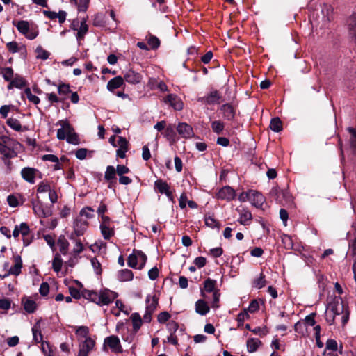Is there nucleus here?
<instances>
[{"label":"nucleus","instance_id":"obj_31","mask_svg":"<svg viewBox=\"0 0 356 356\" xmlns=\"http://www.w3.org/2000/svg\"><path fill=\"white\" fill-rule=\"evenodd\" d=\"M205 225L211 229H219L220 222L215 219L213 216L206 215L204 216Z\"/></svg>","mask_w":356,"mask_h":356},{"label":"nucleus","instance_id":"obj_30","mask_svg":"<svg viewBox=\"0 0 356 356\" xmlns=\"http://www.w3.org/2000/svg\"><path fill=\"white\" fill-rule=\"evenodd\" d=\"M60 252L63 254H66L68 251L69 243L63 236H60L57 242Z\"/></svg>","mask_w":356,"mask_h":356},{"label":"nucleus","instance_id":"obj_64","mask_svg":"<svg viewBox=\"0 0 356 356\" xmlns=\"http://www.w3.org/2000/svg\"><path fill=\"white\" fill-rule=\"evenodd\" d=\"M338 345L335 340L334 339H328L326 342V348L328 350H331L333 351H336L337 350Z\"/></svg>","mask_w":356,"mask_h":356},{"label":"nucleus","instance_id":"obj_34","mask_svg":"<svg viewBox=\"0 0 356 356\" xmlns=\"http://www.w3.org/2000/svg\"><path fill=\"white\" fill-rule=\"evenodd\" d=\"M131 319L133 323V328L135 332H137L141 327L142 318L138 313H134L131 316Z\"/></svg>","mask_w":356,"mask_h":356},{"label":"nucleus","instance_id":"obj_14","mask_svg":"<svg viewBox=\"0 0 356 356\" xmlns=\"http://www.w3.org/2000/svg\"><path fill=\"white\" fill-rule=\"evenodd\" d=\"M249 202L257 208L261 207L265 202V197L264 195L261 193L254 190H249Z\"/></svg>","mask_w":356,"mask_h":356},{"label":"nucleus","instance_id":"obj_8","mask_svg":"<svg viewBox=\"0 0 356 356\" xmlns=\"http://www.w3.org/2000/svg\"><path fill=\"white\" fill-rule=\"evenodd\" d=\"M33 210L40 218H47L51 215V210L40 202H32Z\"/></svg>","mask_w":356,"mask_h":356},{"label":"nucleus","instance_id":"obj_53","mask_svg":"<svg viewBox=\"0 0 356 356\" xmlns=\"http://www.w3.org/2000/svg\"><path fill=\"white\" fill-rule=\"evenodd\" d=\"M127 264L131 268H138V263L135 252L129 256Z\"/></svg>","mask_w":356,"mask_h":356},{"label":"nucleus","instance_id":"obj_56","mask_svg":"<svg viewBox=\"0 0 356 356\" xmlns=\"http://www.w3.org/2000/svg\"><path fill=\"white\" fill-rule=\"evenodd\" d=\"M248 312L246 309H244L243 312H242L238 314L237 321H238L239 325H242L246 319L249 318L250 316Z\"/></svg>","mask_w":356,"mask_h":356},{"label":"nucleus","instance_id":"obj_35","mask_svg":"<svg viewBox=\"0 0 356 356\" xmlns=\"http://www.w3.org/2000/svg\"><path fill=\"white\" fill-rule=\"evenodd\" d=\"M270 128L275 132H280L282 130V124L279 118H274L270 123Z\"/></svg>","mask_w":356,"mask_h":356},{"label":"nucleus","instance_id":"obj_63","mask_svg":"<svg viewBox=\"0 0 356 356\" xmlns=\"http://www.w3.org/2000/svg\"><path fill=\"white\" fill-rule=\"evenodd\" d=\"M7 201L9 204V206L12 207H15L18 206V199L17 197L14 195H9L7 197Z\"/></svg>","mask_w":356,"mask_h":356},{"label":"nucleus","instance_id":"obj_3","mask_svg":"<svg viewBox=\"0 0 356 356\" xmlns=\"http://www.w3.org/2000/svg\"><path fill=\"white\" fill-rule=\"evenodd\" d=\"M19 145L18 143L8 136L0 137V154L2 161L7 166L10 165V159L17 156V149Z\"/></svg>","mask_w":356,"mask_h":356},{"label":"nucleus","instance_id":"obj_7","mask_svg":"<svg viewBox=\"0 0 356 356\" xmlns=\"http://www.w3.org/2000/svg\"><path fill=\"white\" fill-rule=\"evenodd\" d=\"M123 79L124 81L135 85L140 83L143 79V75L133 69H128L123 72Z\"/></svg>","mask_w":356,"mask_h":356},{"label":"nucleus","instance_id":"obj_5","mask_svg":"<svg viewBox=\"0 0 356 356\" xmlns=\"http://www.w3.org/2000/svg\"><path fill=\"white\" fill-rule=\"evenodd\" d=\"M158 298L154 294H149L146 297V307L145 313L143 316V321L147 323H149L152 320V314L156 310L158 305Z\"/></svg>","mask_w":356,"mask_h":356},{"label":"nucleus","instance_id":"obj_49","mask_svg":"<svg viewBox=\"0 0 356 356\" xmlns=\"http://www.w3.org/2000/svg\"><path fill=\"white\" fill-rule=\"evenodd\" d=\"M216 282L210 278L207 279L204 281V289L207 292H212L214 291L216 287Z\"/></svg>","mask_w":356,"mask_h":356},{"label":"nucleus","instance_id":"obj_60","mask_svg":"<svg viewBox=\"0 0 356 356\" xmlns=\"http://www.w3.org/2000/svg\"><path fill=\"white\" fill-rule=\"evenodd\" d=\"M170 318V314L168 312H161L158 315V318H158V321L160 323H164L166 321H168Z\"/></svg>","mask_w":356,"mask_h":356},{"label":"nucleus","instance_id":"obj_9","mask_svg":"<svg viewBox=\"0 0 356 356\" xmlns=\"http://www.w3.org/2000/svg\"><path fill=\"white\" fill-rule=\"evenodd\" d=\"M38 175H40V172L38 170L33 168L26 167L22 169L21 175L22 178L27 182L30 184H34L35 181V177Z\"/></svg>","mask_w":356,"mask_h":356},{"label":"nucleus","instance_id":"obj_10","mask_svg":"<svg viewBox=\"0 0 356 356\" xmlns=\"http://www.w3.org/2000/svg\"><path fill=\"white\" fill-rule=\"evenodd\" d=\"M220 96L217 90L211 91L207 95L198 98V102L207 105H213L220 103Z\"/></svg>","mask_w":356,"mask_h":356},{"label":"nucleus","instance_id":"obj_23","mask_svg":"<svg viewBox=\"0 0 356 356\" xmlns=\"http://www.w3.org/2000/svg\"><path fill=\"white\" fill-rule=\"evenodd\" d=\"M67 136L66 140L68 143L78 145L79 143V136L74 132L73 127L70 124L66 125Z\"/></svg>","mask_w":356,"mask_h":356},{"label":"nucleus","instance_id":"obj_62","mask_svg":"<svg viewBox=\"0 0 356 356\" xmlns=\"http://www.w3.org/2000/svg\"><path fill=\"white\" fill-rule=\"evenodd\" d=\"M259 302L256 300H253L246 310L250 313H254L259 309Z\"/></svg>","mask_w":356,"mask_h":356},{"label":"nucleus","instance_id":"obj_51","mask_svg":"<svg viewBox=\"0 0 356 356\" xmlns=\"http://www.w3.org/2000/svg\"><path fill=\"white\" fill-rule=\"evenodd\" d=\"M37 58L42 60H47L49 56V53L46 50L43 49L41 47H38L36 49Z\"/></svg>","mask_w":356,"mask_h":356},{"label":"nucleus","instance_id":"obj_44","mask_svg":"<svg viewBox=\"0 0 356 356\" xmlns=\"http://www.w3.org/2000/svg\"><path fill=\"white\" fill-rule=\"evenodd\" d=\"M24 94L26 95L29 102L33 103L35 105H38L40 103V98L38 96L33 95L29 88H26L24 90Z\"/></svg>","mask_w":356,"mask_h":356},{"label":"nucleus","instance_id":"obj_29","mask_svg":"<svg viewBox=\"0 0 356 356\" xmlns=\"http://www.w3.org/2000/svg\"><path fill=\"white\" fill-rule=\"evenodd\" d=\"M133 277V273L129 269L121 270L118 273V280L120 282L131 281Z\"/></svg>","mask_w":356,"mask_h":356},{"label":"nucleus","instance_id":"obj_45","mask_svg":"<svg viewBox=\"0 0 356 356\" xmlns=\"http://www.w3.org/2000/svg\"><path fill=\"white\" fill-rule=\"evenodd\" d=\"M211 128L213 132L217 134H221L225 128L224 123L220 120H215L211 122Z\"/></svg>","mask_w":356,"mask_h":356},{"label":"nucleus","instance_id":"obj_55","mask_svg":"<svg viewBox=\"0 0 356 356\" xmlns=\"http://www.w3.org/2000/svg\"><path fill=\"white\" fill-rule=\"evenodd\" d=\"M41 349L44 354L47 356H51V348L49 343L47 341H42L41 343Z\"/></svg>","mask_w":356,"mask_h":356},{"label":"nucleus","instance_id":"obj_50","mask_svg":"<svg viewBox=\"0 0 356 356\" xmlns=\"http://www.w3.org/2000/svg\"><path fill=\"white\" fill-rule=\"evenodd\" d=\"M76 334L79 337H83V338H88L87 336L89 332V329L86 326H79L76 328Z\"/></svg>","mask_w":356,"mask_h":356},{"label":"nucleus","instance_id":"obj_13","mask_svg":"<svg viewBox=\"0 0 356 356\" xmlns=\"http://www.w3.org/2000/svg\"><path fill=\"white\" fill-rule=\"evenodd\" d=\"M216 196L218 199L231 201L235 198L236 192L232 187L226 186L219 190Z\"/></svg>","mask_w":356,"mask_h":356},{"label":"nucleus","instance_id":"obj_33","mask_svg":"<svg viewBox=\"0 0 356 356\" xmlns=\"http://www.w3.org/2000/svg\"><path fill=\"white\" fill-rule=\"evenodd\" d=\"M116 174L115 168L112 165H108L104 173V179L106 181H114L116 179Z\"/></svg>","mask_w":356,"mask_h":356},{"label":"nucleus","instance_id":"obj_26","mask_svg":"<svg viewBox=\"0 0 356 356\" xmlns=\"http://www.w3.org/2000/svg\"><path fill=\"white\" fill-rule=\"evenodd\" d=\"M195 312L200 315L204 316L209 312V307L205 301L198 300L195 302Z\"/></svg>","mask_w":356,"mask_h":356},{"label":"nucleus","instance_id":"obj_38","mask_svg":"<svg viewBox=\"0 0 356 356\" xmlns=\"http://www.w3.org/2000/svg\"><path fill=\"white\" fill-rule=\"evenodd\" d=\"M348 130L351 135L350 140L352 151L356 154V129L349 127Z\"/></svg>","mask_w":356,"mask_h":356},{"label":"nucleus","instance_id":"obj_58","mask_svg":"<svg viewBox=\"0 0 356 356\" xmlns=\"http://www.w3.org/2000/svg\"><path fill=\"white\" fill-rule=\"evenodd\" d=\"M165 135L169 139L174 138V137L175 136V132L174 131V127L172 125L170 124L168 126H166V128L165 129Z\"/></svg>","mask_w":356,"mask_h":356},{"label":"nucleus","instance_id":"obj_4","mask_svg":"<svg viewBox=\"0 0 356 356\" xmlns=\"http://www.w3.org/2000/svg\"><path fill=\"white\" fill-rule=\"evenodd\" d=\"M13 24L17 28L21 34L24 35L29 40H33L38 35V31L36 29L31 28L29 22L26 20H20L18 22L13 21Z\"/></svg>","mask_w":356,"mask_h":356},{"label":"nucleus","instance_id":"obj_54","mask_svg":"<svg viewBox=\"0 0 356 356\" xmlns=\"http://www.w3.org/2000/svg\"><path fill=\"white\" fill-rule=\"evenodd\" d=\"M79 12H86L88 9L89 0H79L75 3Z\"/></svg>","mask_w":356,"mask_h":356},{"label":"nucleus","instance_id":"obj_12","mask_svg":"<svg viewBox=\"0 0 356 356\" xmlns=\"http://www.w3.org/2000/svg\"><path fill=\"white\" fill-rule=\"evenodd\" d=\"M154 186L160 193L165 194L170 201L174 202L172 193L170 191V186L167 182L161 179H158L154 182Z\"/></svg>","mask_w":356,"mask_h":356},{"label":"nucleus","instance_id":"obj_11","mask_svg":"<svg viewBox=\"0 0 356 356\" xmlns=\"http://www.w3.org/2000/svg\"><path fill=\"white\" fill-rule=\"evenodd\" d=\"M177 131L185 139L191 138L194 136L193 127L186 122H179L177 126Z\"/></svg>","mask_w":356,"mask_h":356},{"label":"nucleus","instance_id":"obj_61","mask_svg":"<svg viewBox=\"0 0 356 356\" xmlns=\"http://www.w3.org/2000/svg\"><path fill=\"white\" fill-rule=\"evenodd\" d=\"M70 293L71 297H73L75 299H79L82 296V290L80 291L74 287L69 288Z\"/></svg>","mask_w":356,"mask_h":356},{"label":"nucleus","instance_id":"obj_6","mask_svg":"<svg viewBox=\"0 0 356 356\" xmlns=\"http://www.w3.org/2000/svg\"><path fill=\"white\" fill-rule=\"evenodd\" d=\"M100 230L102 234L103 238L105 240L110 239L113 236H114L115 231L114 227L112 225L111 222V219L109 217L106 216H102V221L100 223Z\"/></svg>","mask_w":356,"mask_h":356},{"label":"nucleus","instance_id":"obj_24","mask_svg":"<svg viewBox=\"0 0 356 356\" xmlns=\"http://www.w3.org/2000/svg\"><path fill=\"white\" fill-rule=\"evenodd\" d=\"M239 215H240V216H239L238 221L241 225H247L250 223L252 216L251 213L248 210H247L245 209H241L239 212Z\"/></svg>","mask_w":356,"mask_h":356},{"label":"nucleus","instance_id":"obj_48","mask_svg":"<svg viewBox=\"0 0 356 356\" xmlns=\"http://www.w3.org/2000/svg\"><path fill=\"white\" fill-rule=\"evenodd\" d=\"M1 74L6 81H11L13 79V70L11 67L2 69Z\"/></svg>","mask_w":356,"mask_h":356},{"label":"nucleus","instance_id":"obj_2","mask_svg":"<svg viewBox=\"0 0 356 356\" xmlns=\"http://www.w3.org/2000/svg\"><path fill=\"white\" fill-rule=\"evenodd\" d=\"M82 296L99 306H104L111 303L118 297V293L108 289H102L99 292L83 289Z\"/></svg>","mask_w":356,"mask_h":356},{"label":"nucleus","instance_id":"obj_46","mask_svg":"<svg viewBox=\"0 0 356 356\" xmlns=\"http://www.w3.org/2000/svg\"><path fill=\"white\" fill-rule=\"evenodd\" d=\"M51 189L49 183L47 181H42L38 185L37 191L39 193L49 192Z\"/></svg>","mask_w":356,"mask_h":356},{"label":"nucleus","instance_id":"obj_20","mask_svg":"<svg viewBox=\"0 0 356 356\" xmlns=\"http://www.w3.org/2000/svg\"><path fill=\"white\" fill-rule=\"evenodd\" d=\"M220 111L223 118L227 120H232L235 116V110L233 106L229 104L221 106Z\"/></svg>","mask_w":356,"mask_h":356},{"label":"nucleus","instance_id":"obj_28","mask_svg":"<svg viewBox=\"0 0 356 356\" xmlns=\"http://www.w3.org/2000/svg\"><path fill=\"white\" fill-rule=\"evenodd\" d=\"M247 349L249 353H254L257 350L259 347L261 345V341L257 338H250L248 339Z\"/></svg>","mask_w":356,"mask_h":356},{"label":"nucleus","instance_id":"obj_1","mask_svg":"<svg viewBox=\"0 0 356 356\" xmlns=\"http://www.w3.org/2000/svg\"><path fill=\"white\" fill-rule=\"evenodd\" d=\"M350 311L340 297H334L328 303L325 311V320L329 325L340 323L344 327L349 320Z\"/></svg>","mask_w":356,"mask_h":356},{"label":"nucleus","instance_id":"obj_43","mask_svg":"<svg viewBox=\"0 0 356 356\" xmlns=\"http://www.w3.org/2000/svg\"><path fill=\"white\" fill-rule=\"evenodd\" d=\"M11 85L14 86L15 88H22L26 86V81L22 76L15 75L11 80Z\"/></svg>","mask_w":356,"mask_h":356},{"label":"nucleus","instance_id":"obj_59","mask_svg":"<svg viewBox=\"0 0 356 356\" xmlns=\"http://www.w3.org/2000/svg\"><path fill=\"white\" fill-rule=\"evenodd\" d=\"M115 170L118 176H122L129 172V169L124 165H118Z\"/></svg>","mask_w":356,"mask_h":356},{"label":"nucleus","instance_id":"obj_52","mask_svg":"<svg viewBox=\"0 0 356 356\" xmlns=\"http://www.w3.org/2000/svg\"><path fill=\"white\" fill-rule=\"evenodd\" d=\"M70 85L61 83L58 86V92L60 95H67L70 92Z\"/></svg>","mask_w":356,"mask_h":356},{"label":"nucleus","instance_id":"obj_25","mask_svg":"<svg viewBox=\"0 0 356 356\" xmlns=\"http://www.w3.org/2000/svg\"><path fill=\"white\" fill-rule=\"evenodd\" d=\"M6 47L12 54L20 52L22 54H24L26 51L24 45H19L16 42H8L6 44Z\"/></svg>","mask_w":356,"mask_h":356},{"label":"nucleus","instance_id":"obj_15","mask_svg":"<svg viewBox=\"0 0 356 356\" xmlns=\"http://www.w3.org/2000/svg\"><path fill=\"white\" fill-rule=\"evenodd\" d=\"M165 103L169 104L175 110L177 111H181L184 107L182 101L175 94L168 95L165 99Z\"/></svg>","mask_w":356,"mask_h":356},{"label":"nucleus","instance_id":"obj_47","mask_svg":"<svg viewBox=\"0 0 356 356\" xmlns=\"http://www.w3.org/2000/svg\"><path fill=\"white\" fill-rule=\"evenodd\" d=\"M294 330L297 333L301 335H305L307 332V326L305 323L302 321L297 322L294 325Z\"/></svg>","mask_w":356,"mask_h":356},{"label":"nucleus","instance_id":"obj_42","mask_svg":"<svg viewBox=\"0 0 356 356\" xmlns=\"http://www.w3.org/2000/svg\"><path fill=\"white\" fill-rule=\"evenodd\" d=\"M138 263V269H142L147 261V256L142 251L135 252Z\"/></svg>","mask_w":356,"mask_h":356},{"label":"nucleus","instance_id":"obj_22","mask_svg":"<svg viewBox=\"0 0 356 356\" xmlns=\"http://www.w3.org/2000/svg\"><path fill=\"white\" fill-rule=\"evenodd\" d=\"M349 35L356 43V14L350 15L347 21Z\"/></svg>","mask_w":356,"mask_h":356},{"label":"nucleus","instance_id":"obj_41","mask_svg":"<svg viewBox=\"0 0 356 356\" xmlns=\"http://www.w3.org/2000/svg\"><path fill=\"white\" fill-rule=\"evenodd\" d=\"M24 308L28 313H33L36 309V303L33 300L27 299L24 302Z\"/></svg>","mask_w":356,"mask_h":356},{"label":"nucleus","instance_id":"obj_40","mask_svg":"<svg viewBox=\"0 0 356 356\" xmlns=\"http://www.w3.org/2000/svg\"><path fill=\"white\" fill-rule=\"evenodd\" d=\"M8 127L15 131H20L22 130V125L19 121L15 118H9L6 122Z\"/></svg>","mask_w":356,"mask_h":356},{"label":"nucleus","instance_id":"obj_36","mask_svg":"<svg viewBox=\"0 0 356 356\" xmlns=\"http://www.w3.org/2000/svg\"><path fill=\"white\" fill-rule=\"evenodd\" d=\"M63 260L59 254H56L52 261V268L54 270L58 273L62 268Z\"/></svg>","mask_w":356,"mask_h":356},{"label":"nucleus","instance_id":"obj_39","mask_svg":"<svg viewBox=\"0 0 356 356\" xmlns=\"http://www.w3.org/2000/svg\"><path fill=\"white\" fill-rule=\"evenodd\" d=\"M266 278L263 273H261L259 276L255 278L253 281V286L257 289H261L266 285Z\"/></svg>","mask_w":356,"mask_h":356},{"label":"nucleus","instance_id":"obj_32","mask_svg":"<svg viewBox=\"0 0 356 356\" xmlns=\"http://www.w3.org/2000/svg\"><path fill=\"white\" fill-rule=\"evenodd\" d=\"M32 333L33 339L36 343H42L43 341L40 327L38 324L33 325L32 327Z\"/></svg>","mask_w":356,"mask_h":356},{"label":"nucleus","instance_id":"obj_19","mask_svg":"<svg viewBox=\"0 0 356 356\" xmlns=\"http://www.w3.org/2000/svg\"><path fill=\"white\" fill-rule=\"evenodd\" d=\"M321 14L324 23L327 24L334 18V8L330 5L324 4L322 6Z\"/></svg>","mask_w":356,"mask_h":356},{"label":"nucleus","instance_id":"obj_16","mask_svg":"<svg viewBox=\"0 0 356 356\" xmlns=\"http://www.w3.org/2000/svg\"><path fill=\"white\" fill-rule=\"evenodd\" d=\"M95 343V341L92 339L86 338L80 346L78 356H87L93 349Z\"/></svg>","mask_w":356,"mask_h":356},{"label":"nucleus","instance_id":"obj_18","mask_svg":"<svg viewBox=\"0 0 356 356\" xmlns=\"http://www.w3.org/2000/svg\"><path fill=\"white\" fill-rule=\"evenodd\" d=\"M14 259V265L8 269V273L7 275H18L21 273V269L22 267V260L21 257L16 254L13 257Z\"/></svg>","mask_w":356,"mask_h":356},{"label":"nucleus","instance_id":"obj_21","mask_svg":"<svg viewBox=\"0 0 356 356\" xmlns=\"http://www.w3.org/2000/svg\"><path fill=\"white\" fill-rule=\"evenodd\" d=\"M124 84V80L121 76H117L111 79L107 83V89L113 92L115 89L122 87Z\"/></svg>","mask_w":356,"mask_h":356},{"label":"nucleus","instance_id":"obj_57","mask_svg":"<svg viewBox=\"0 0 356 356\" xmlns=\"http://www.w3.org/2000/svg\"><path fill=\"white\" fill-rule=\"evenodd\" d=\"M19 229L20 234L24 236H26L29 234L30 229L28 225L25 222H22L19 225H18Z\"/></svg>","mask_w":356,"mask_h":356},{"label":"nucleus","instance_id":"obj_37","mask_svg":"<svg viewBox=\"0 0 356 356\" xmlns=\"http://www.w3.org/2000/svg\"><path fill=\"white\" fill-rule=\"evenodd\" d=\"M60 123L62 124V127L57 130V138L59 140H64L66 139L67 136L66 125L70 124L67 122L63 121H61Z\"/></svg>","mask_w":356,"mask_h":356},{"label":"nucleus","instance_id":"obj_27","mask_svg":"<svg viewBox=\"0 0 356 356\" xmlns=\"http://www.w3.org/2000/svg\"><path fill=\"white\" fill-rule=\"evenodd\" d=\"M78 32L76 33V39L78 41L81 40L85 37V35L88 31V26L86 24V19L85 18L82 19L80 23V26L78 29Z\"/></svg>","mask_w":356,"mask_h":356},{"label":"nucleus","instance_id":"obj_17","mask_svg":"<svg viewBox=\"0 0 356 356\" xmlns=\"http://www.w3.org/2000/svg\"><path fill=\"white\" fill-rule=\"evenodd\" d=\"M104 343L115 353L122 351L120 339L116 336H110L106 338Z\"/></svg>","mask_w":356,"mask_h":356}]
</instances>
